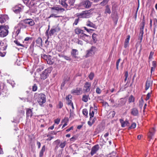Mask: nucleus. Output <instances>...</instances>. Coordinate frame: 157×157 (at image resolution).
<instances>
[{"label":"nucleus","instance_id":"f257e3e1","mask_svg":"<svg viewBox=\"0 0 157 157\" xmlns=\"http://www.w3.org/2000/svg\"><path fill=\"white\" fill-rule=\"evenodd\" d=\"M9 27L8 25L0 26V37H4L6 36L9 33Z\"/></svg>","mask_w":157,"mask_h":157},{"label":"nucleus","instance_id":"f03ea898","mask_svg":"<svg viewBox=\"0 0 157 157\" xmlns=\"http://www.w3.org/2000/svg\"><path fill=\"white\" fill-rule=\"evenodd\" d=\"M75 0H59L60 4L63 7L67 8L68 6H73Z\"/></svg>","mask_w":157,"mask_h":157},{"label":"nucleus","instance_id":"7ed1b4c3","mask_svg":"<svg viewBox=\"0 0 157 157\" xmlns=\"http://www.w3.org/2000/svg\"><path fill=\"white\" fill-rule=\"evenodd\" d=\"M37 101L40 105L41 106H44L43 104L46 101V96L43 94H39Z\"/></svg>","mask_w":157,"mask_h":157},{"label":"nucleus","instance_id":"20e7f679","mask_svg":"<svg viewBox=\"0 0 157 157\" xmlns=\"http://www.w3.org/2000/svg\"><path fill=\"white\" fill-rule=\"evenodd\" d=\"M91 14L88 11H85L81 13H77V16L79 18H88L90 17Z\"/></svg>","mask_w":157,"mask_h":157},{"label":"nucleus","instance_id":"39448f33","mask_svg":"<svg viewBox=\"0 0 157 157\" xmlns=\"http://www.w3.org/2000/svg\"><path fill=\"white\" fill-rule=\"evenodd\" d=\"M96 51V48L94 46H92L90 49L86 51V54L85 57L87 58L93 55Z\"/></svg>","mask_w":157,"mask_h":157},{"label":"nucleus","instance_id":"423d86ee","mask_svg":"<svg viewBox=\"0 0 157 157\" xmlns=\"http://www.w3.org/2000/svg\"><path fill=\"white\" fill-rule=\"evenodd\" d=\"M51 72V71L50 69H45L41 75L40 78L44 80L48 77Z\"/></svg>","mask_w":157,"mask_h":157},{"label":"nucleus","instance_id":"0eeeda50","mask_svg":"<svg viewBox=\"0 0 157 157\" xmlns=\"http://www.w3.org/2000/svg\"><path fill=\"white\" fill-rule=\"evenodd\" d=\"M4 43L2 41H0V56L3 57L5 56L6 52H3L6 48V46H3Z\"/></svg>","mask_w":157,"mask_h":157},{"label":"nucleus","instance_id":"6e6552de","mask_svg":"<svg viewBox=\"0 0 157 157\" xmlns=\"http://www.w3.org/2000/svg\"><path fill=\"white\" fill-rule=\"evenodd\" d=\"M92 3L89 0H86L81 3L82 7L86 8H89L91 6Z\"/></svg>","mask_w":157,"mask_h":157},{"label":"nucleus","instance_id":"1a4fd4ad","mask_svg":"<svg viewBox=\"0 0 157 157\" xmlns=\"http://www.w3.org/2000/svg\"><path fill=\"white\" fill-rule=\"evenodd\" d=\"M60 29V28L58 26L52 28L49 33L48 36H53L55 33L59 32Z\"/></svg>","mask_w":157,"mask_h":157},{"label":"nucleus","instance_id":"9d476101","mask_svg":"<svg viewBox=\"0 0 157 157\" xmlns=\"http://www.w3.org/2000/svg\"><path fill=\"white\" fill-rule=\"evenodd\" d=\"M51 9L52 13H59V12H63L64 10V9L59 6L52 7Z\"/></svg>","mask_w":157,"mask_h":157},{"label":"nucleus","instance_id":"9b49d317","mask_svg":"<svg viewBox=\"0 0 157 157\" xmlns=\"http://www.w3.org/2000/svg\"><path fill=\"white\" fill-rule=\"evenodd\" d=\"M91 84L88 82H86L84 84L83 90L84 92L87 93L90 92V89Z\"/></svg>","mask_w":157,"mask_h":157},{"label":"nucleus","instance_id":"f8f14e48","mask_svg":"<svg viewBox=\"0 0 157 157\" xmlns=\"http://www.w3.org/2000/svg\"><path fill=\"white\" fill-rule=\"evenodd\" d=\"M24 20L26 25L28 26H32L35 24L34 21L31 19H26Z\"/></svg>","mask_w":157,"mask_h":157},{"label":"nucleus","instance_id":"ddd939ff","mask_svg":"<svg viewBox=\"0 0 157 157\" xmlns=\"http://www.w3.org/2000/svg\"><path fill=\"white\" fill-rule=\"evenodd\" d=\"M152 85V81L150 79H148L146 81L145 90H147L150 87H151Z\"/></svg>","mask_w":157,"mask_h":157},{"label":"nucleus","instance_id":"4468645a","mask_svg":"<svg viewBox=\"0 0 157 157\" xmlns=\"http://www.w3.org/2000/svg\"><path fill=\"white\" fill-rule=\"evenodd\" d=\"M99 146L97 144L91 148L90 154L91 155H93L95 154L99 149Z\"/></svg>","mask_w":157,"mask_h":157},{"label":"nucleus","instance_id":"2eb2a0df","mask_svg":"<svg viewBox=\"0 0 157 157\" xmlns=\"http://www.w3.org/2000/svg\"><path fill=\"white\" fill-rule=\"evenodd\" d=\"M145 24V20L143 19L142 22L140 24V34L143 35L144 34V27Z\"/></svg>","mask_w":157,"mask_h":157},{"label":"nucleus","instance_id":"dca6fc26","mask_svg":"<svg viewBox=\"0 0 157 157\" xmlns=\"http://www.w3.org/2000/svg\"><path fill=\"white\" fill-rule=\"evenodd\" d=\"M119 121L121 124V126L123 128L129 125V123L127 121H124L123 119H119Z\"/></svg>","mask_w":157,"mask_h":157},{"label":"nucleus","instance_id":"f3484780","mask_svg":"<svg viewBox=\"0 0 157 157\" xmlns=\"http://www.w3.org/2000/svg\"><path fill=\"white\" fill-rule=\"evenodd\" d=\"M25 22V20L21 21L18 24V26L20 27V28H26L28 27V26L26 25Z\"/></svg>","mask_w":157,"mask_h":157},{"label":"nucleus","instance_id":"a211bd4d","mask_svg":"<svg viewBox=\"0 0 157 157\" xmlns=\"http://www.w3.org/2000/svg\"><path fill=\"white\" fill-rule=\"evenodd\" d=\"M126 101L124 98H121L118 101V104L117 107L122 106L124 105L126 103Z\"/></svg>","mask_w":157,"mask_h":157},{"label":"nucleus","instance_id":"6ab92c4d","mask_svg":"<svg viewBox=\"0 0 157 157\" xmlns=\"http://www.w3.org/2000/svg\"><path fill=\"white\" fill-rule=\"evenodd\" d=\"M81 88H76L75 89L72 90L71 93L75 95H79L81 94Z\"/></svg>","mask_w":157,"mask_h":157},{"label":"nucleus","instance_id":"aec40b11","mask_svg":"<svg viewBox=\"0 0 157 157\" xmlns=\"http://www.w3.org/2000/svg\"><path fill=\"white\" fill-rule=\"evenodd\" d=\"M86 25L89 27H92L94 29H96L97 27L96 25L90 21H88L86 22Z\"/></svg>","mask_w":157,"mask_h":157},{"label":"nucleus","instance_id":"412c9836","mask_svg":"<svg viewBox=\"0 0 157 157\" xmlns=\"http://www.w3.org/2000/svg\"><path fill=\"white\" fill-rule=\"evenodd\" d=\"M131 113L134 116H137L139 114V111L137 109L133 108L131 109Z\"/></svg>","mask_w":157,"mask_h":157},{"label":"nucleus","instance_id":"4be33fe9","mask_svg":"<svg viewBox=\"0 0 157 157\" xmlns=\"http://www.w3.org/2000/svg\"><path fill=\"white\" fill-rule=\"evenodd\" d=\"M130 36L128 35L127 36L126 39L125 40L124 43V47L126 48L128 46L129 42L130 39Z\"/></svg>","mask_w":157,"mask_h":157},{"label":"nucleus","instance_id":"5701e85b","mask_svg":"<svg viewBox=\"0 0 157 157\" xmlns=\"http://www.w3.org/2000/svg\"><path fill=\"white\" fill-rule=\"evenodd\" d=\"M36 43L39 46L42 47L43 41L41 38L38 37L36 40Z\"/></svg>","mask_w":157,"mask_h":157},{"label":"nucleus","instance_id":"b1692460","mask_svg":"<svg viewBox=\"0 0 157 157\" xmlns=\"http://www.w3.org/2000/svg\"><path fill=\"white\" fill-rule=\"evenodd\" d=\"M78 53V51L77 49H72L71 52V55L74 57H76V55Z\"/></svg>","mask_w":157,"mask_h":157},{"label":"nucleus","instance_id":"393cba45","mask_svg":"<svg viewBox=\"0 0 157 157\" xmlns=\"http://www.w3.org/2000/svg\"><path fill=\"white\" fill-rule=\"evenodd\" d=\"M46 149V146L45 145H44L41 150V151L40 152L39 154V157H42L44 155V153Z\"/></svg>","mask_w":157,"mask_h":157},{"label":"nucleus","instance_id":"a878e982","mask_svg":"<svg viewBox=\"0 0 157 157\" xmlns=\"http://www.w3.org/2000/svg\"><path fill=\"white\" fill-rule=\"evenodd\" d=\"M21 8L18 6H16L13 9V11L16 13H18L21 11Z\"/></svg>","mask_w":157,"mask_h":157},{"label":"nucleus","instance_id":"bb28decb","mask_svg":"<svg viewBox=\"0 0 157 157\" xmlns=\"http://www.w3.org/2000/svg\"><path fill=\"white\" fill-rule=\"evenodd\" d=\"M32 111L31 109H28L26 110V115L27 117H31L32 116Z\"/></svg>","mask_w":157,"mask_h":157},{"label":"nucleus","instance_id":"cd10ccee","mask_svg":"<svg viewBox=\"0 0 157 157\" xmlns=\"http://www.w3.org/2000/svg\"><path fill=\"white\" fill-rule=\"evenodd\" d=\"M90 118L93 117L94 116V108L93 107H91L90 109Z\"/></svg>","mask_w":157,"mask_h":157},{"label":"nucleus","instance_id":"c85d7f7f","mask_svg":"<svg viewBox=\"0 0 157 157\" xmlns=\"http://www.w3.org/2000/svg\"><path fill=\"white\" fill-rule=\"evenodd\" d=\"M89 98V95H84L83 96L82 100L84 102H87L88 100V98Z\"/></svg>","mask_w":157,"mask_h":157},{"label":"nucleus","instance_id":"c756f323","mask_svg":"<svg viewBox=\"0 0 157 157\" xmlns=\"http://www.w3.org/2000/svg\"><path fill=\"white\" fill-rule=\"evenodd\" d=\"M111 10L110 9L108 5H107L106 6V9L105 12V13H109L110 14L111 13Z\"/></svg>","mask_w":157,"mask_h":157},{"label":"nucleus","instance_id":"7c9ffc66","mask_svg":"<svg viewBox=\"0 0 157 157\" xmlns=\"http://www.w3.org/2000/svg\"><path fill=\"white\" fill-rule=\"evenodd\" d=\"M66 141H64L63 142L60 143L59 147L61 148H63L66 146Z\"/></svg>","mask_w":157,"mask_h":157},{"label":"nucleus","instance_id":"2f4dec72","mask_svg":"<svg viewBox=\"0 0 157 157\" xmlns=\"http://www.w3.org/2000/svg\"><path fill=\"white\" fill-rule=\"evenodd\" d=\"M154 29H156L157 26V19L156 18L153 20Z\"/></svg>","mask_w":157,"mask_h":157},{"label":"nucleus","instance_id":"473e14b6","mask_svg":"<svg viewBox=\"0 0 157 157\" xmlns=\"http://www.w3.org/2000/svg\"><path fill=\"white\" fill-rule=\"evenodd\" d=\"M75 32L76 34H78L82 33V30L79 28H77L75 30Z\"/></svg>","mask_w":157,"mask_h":157},{"label":"nucleus","instance_id":"72a5a7b5","mask_svg":"<svg viewBox=\"0 0 157 157\" xmlns=\"http://www.w3.org/2000/svg\"><path fill=\"white\" fill-rule=\"evenodd\" d=\"M134 101V97L132 95H131L129 98V99H128L129 102L130 103V102H133Z\"/></svg>","mask_w":157,"mask_h":157},{"label":"nucleus","instance_id":"f704fd0d","mask_svg":"<svg viewBox=\"0 0 157 157\" xmlns=\"http://www.w3.org/2000/svg\"><path fill=\"white\" fill-rule=\"evenodd\" d=\"M108 2V0H103V1L100 3V5L102 6H104L107 4Z\"/></svg>","mask_w":157,"mask_h":157},{"label":"nucleus","instance_id":"c9c22d12","mask_svg":"<svg viewBox=\"0 0 157 157\" xmlns=\"http://www.w3.org/2000/svg\"><path fill=\"white\" fill-rule=\"evenodd\" d=\"M14 42L17 45V46H20L22 47H24V46L23 45L21 44L17 40H15L14 41Z\"/></svg>","mask_w":157,"mask_h":157},{"label":"nucleus","instance_id":"e433bc0d","mask_svg":"<svg viewBox=\"0 0 157 157\" xmlns=\"http://www.w3.org/2000/svg\"><path fill=\"white\" fill-rule=\"evenodd\" d=\"M136 123H133L132 124L131 126L128 128V129H131L132 128H134L136 127Z\"/></svg>","mask_w":157,"mask_h":157},{"label":"nucleus","instance_id":"4c0bfd02","mask_svg":"<svg viewBox=\"0 0 157 157\" xmlns=\"http://www.w3.org/2000/svg\"><path fill=\"white\" fill-rule=\"evenodd\" d=\"M151 93H152V91H151L150 92L148 93L147 94V95L146 97L145 98V99L146 100H147L149 99L150 97L151 96Z\"/></svg>","mask_w":157,"mask_h":157},{"label":"nucleus","instance_id":"58836bf2","mask_svg":"<svg viewBox=\"0 0 157 157\" xmlns=\"http://www.w3.org/2000/svg\"><path fill=\"white\" fill-rule=\"evenodd\" d=\"M81 36L82 37V39H83V38H85L86 37H87V39H89L90 38V36L88 35H87L84 33H82L81 35Z\"/></svg>","mask_w":157,"mask_h":157},{"label":"nucleus","instance_id":"ea45409f","mask_svg":"<svg viewBox=\"0 0 157 157\" xmlns=\"http://www.w3.org/2000/svg\"><path fill=\"white\" fill-rule=\"evenodd\" d=\"M94 76V74L93 73H91L89 76V77L90 79L92 80L93 79Z\"/></svg>","mask_w":157,"mask_h":157},{"label":"nucleus","instance_id":"a19ab883","mask_svg":"<svg viewBox=\"0 0 157 157\" xmlns=\"http://www.w3.org/2000/svg\"><path fill=\"white\" fill-rule=\"evenodd\" d=\"M82 113L85 116H87L88 114V111L86 109H84L82 110Z\"/></svg>","mask_w":157,"mask_h":157},{"label":"nucleus","instance_id":"79ce46f5","mask_svg":"<svg viewBox=\"0 0 157 157\" xmlns=\"http://www.w3.org/2000/svg\"><path fill=\"white\" fill-rule=\"evenodd\" d=\"M96 92L97 94H100L101 93V90L99 87H98L96 88Z\"/></svg>","mask_w":157,"mask_h":157},{"label":"nucleus","instance_id":"37998d69","mask_svg":"<svg viewBox=\"0 0 157 157\" xmlns=\"http://www.w3.org/2000/svg\"><path fill=\"white\" fill-rule=\"evenodd\" d=\"M60 16H56V14H53V13H52V14L48 18H50L51 17H59Z\"/></svg>","mask_w":157,"mask_h":157},{"label":"nucleus","instance_id":"c03bdc74","mask_svg":"<svg viewBox=\"0 0 157 157\" xmlns=\"http://www.w3.org/2000/svg\"><path fill=\"white\" fill-rule=\"evenodd\" d=\"M37 89V87L36 84H34L33 86L32 89L34 91H36Z\"/></svg>","mask_w":157,"mask_h":157},{"label":"nucleus","instance_id":"a18cd8bd","mask_svg":"<svg viewBox=\"0 0 157 157\" xmlns=\"http://www.w3.org/2000/svg\"><path fill=\"white\" fill-rule=\"evenodd\" d=\"M120 60H121V59H119L116 62V68H117V70H118V65H119V64L120 62Z\"/></svg>","mask_w":157,"mask_h":157},{"label":"nucleus","instance_id":"49530a36","mask_svg":"<svg viewBox=\"0 0 157 157\" xmlns=\"http://www.w3.org/2000/svg\"><path fill=\"white\" fill-rule=\"evenodd\" d=\"M42 58L44 59L47 61V60L49 59L48 56L46 55H44L42 56Z\"/></svg>","mask_w":157,"mask_h":157},{"label":"nucleus","instance_id":"de8ad7c7","mask_svg":"<svg viewBox=\"0 0 157 157\" xmlns=\"http://www.w3.org/2000/svg\"><path fill=\"white\" fill-rule=\"evenodd\" d=\"M154 55V52H150V55L149 57V60H151V59L152 58L153 56Z\"/></svg>","mask_w":157,"mask_h":157},{"label":"nucleus","instance_id":"09e8293b","mask_svg":"<svg viewBox=\"0 0 157 157\" xmlns=\"http://www.w3.org/2000/svg\"><path fill=\"white\" fill-rule=\"evenodd\" d=\"M54 143H55L56 145H59V144H60V141L59 140H57L55 141L54 142Z\"/></svg>","mask_w":157,"mask_h":157},{"label":"nucleus","instance_id":"8fccbe9b","mask_svg":"<svg viewBox=\"0 0 157 157\" xmlns=\"http://www.w3.org/2000/svg\"><path fill=\"white\" fill-rule=\"evenodd\" d=\"M74 114V112L73 110H71V109L70 110V117H73Z\"/></svg>","mask_w":157,"mask_h":157},{"label":"nucleus","instance_id":"3c124183","mask_svg":"<svg viewBox=\"0 0 157 157\" xmlns=\"http://www.w3.org/2000/svg\"><path fill=\"white\" fill-rule=\"evenodd\" d=\"M152 129L153 131L150 132L151 136H150V138H151V136H152L154 135V132L155 131V128H153Z\"/></svg>","mask_w":157,"mask_h":157},{"label":"nucleus","instance_id":"603ef678","mask_svg":"<svg viewBox=\"0 0 157 157\" xmlns=\"http://www.w3.org/2000/svg\"><path fill=\"white\" fill-rule=\"evenodd\" d=\"M152 67H153L155 68L156 67V61H154L152 62Z\"/></svg>","mask_w":157,"mask_h":157},{"label":"nucleus","instance_id":"864d4df0","mask_svg":"<svg viewBox=\"0 0 157 157\" xmlns=\"http://www.w3.org/2000/svg\"><path fill=\"white\" fill-rule=\"evenodd\" d=\"M97 35L95 33H93L92 35V37L94 40H96V37Z\"/></svg>","mask_w":157,"mask_h":157},{"label":"nucleus","instance_id":"5fc2aeb1","mask_svg":"<svg viewBox=\"0 0 157 157\" xmlns=\"http://www.w3.org/2000/svg\"><path fill=\"white\" fill-rule=\"evenodd\" d=\"M143 35H140V34L139 35V39L140 40V42H141L142 41L143 37Z\"/></svg>","mask_w":157,"mask_h":157},{"label":"nucleus","instance_id":"6e6d98bb","mask_svg":"<svg viewBox=\"0 0 157 157\" xmlns=\"http://www.w3.org/2000/svg\"><path fill=\"white\" fill-rule=\"evenodd\" d=\"M63 57L67 60H71V59L70 57L67 56H64Z\"/></svg>","mask_w":157,"mask_h":157},{"label":"nucleus","instance_id":"4d7b16f0","mask_svg":"<svg viewBox=\"0 0 157 157\" xmlns=\"http://www.w3.org/2000/svg\"><path fill=\"white\" fill-rule=\"evenodd\" d=\"M92 123V122H91V119L90 118V121L88 122V124L89 126H91L93 124V123Z\"/></svg>","mask_w":157,"mask_h":157},{"label":"nucleus","instance_id":"13d9d810","mask_svg":"<svg viewBox=\"0 0 157 157\" xmlns=\"http://www.w3.org/2000/svg\"><path fill=\"white\" fill-rule=\"evenodd\" d=\"M72 97L71 95H68L66 97V100H69L71 99L72 98Z\"/></svg>","mask_w":157,"mask_h":157},{"label":"nucleus","instance_id":"bf43d9fd","mask_svg":"<svg viewBox=\"0 0 157 157\" xmlns=\"http://www.w3.org/2000/svg\"><path fill=\"white\" fill-rule=\"evenodd\" d=\"M49 133L51 135H52L56 134L57 132H55L54 131H52L49 132Z\"/></svg>","mask_w":157,"mask_h":157},{"label":"nucleus","instance_id":"052dcab7","mask_svg":"<svg viewBox=\"0 0 157 157\" xmlns=\"http://www.w3.org/2000/svg\"><path fill=\"white\" fill-rule=\"evenodd\" d=\"M63 106V103L62 102L60 101L59 103V104L58 105V107H59V108H62Z\"/></svg>","mask_w":157,"mask_h":157},{"label":"nucleus","instance_id":"680f3d73","mask_svg":"<svg viewBox=\"0 0 157 157\" xmlns=\"http://www.w3.org/2000/svg\"><path fill=\"white\" fill-rule=\"evenodd\" d=\"M79 18L78 19H76L75 20V22L73 23V25H77L78 22L79 20Z\"/></svg>","mask_w":157,"mask_h":157},{"label":"nucleus","instance_id":"e2e57ef3","mask_svg":"<svg viewBox=\"0 0 157 157\" xmlns=\"http://www.w3.org/2000/svg\"><path fill=\"white\" fill-rule=\"evenodd\" d=\"M60 119H57L55 120V122L57 124H58L60 122Z\"/></svg>","mask_w":157,"mask_h":157},{"label":"nucleus","instance_id":"0e129e2a","mask_svg":"<svg viewBox=\"0 0 157 157\" xmlns=\"http://www.w3.org/2000/svg\"><path fill=\"white\" fill-rule=\"evenodd\" d=\"M49 31L48 30H47L45 32V34L46 36H47V37L48 38V39H49L50 36H48L49 35V33H48Z\"/></svg>","mask_w":157,"mask_h":157},{"label":"nucleus","instance_id":"69168bd1","mask_svg":"<svg viewBox=\"0 0 157 157\" xmlns=\"http://www.w3.org/2000/svg\"><path fill=\"white\" fill-rule=\"evenodd\" d=\"M67 104L69 105H70L71 104H72L73 103L71 102V99H69V100H67Z\"/></svg>","mask_w":157,"mask_h":157},{"label":"nucleus","instance_id":"338daca9","mask_svg":"<svg viewBox=\"0 0 157 157\" xmlns=\"http://www.w3.org/2000/svg\"><path fill=\"white\" fill-rule=\"evenodd\" d=\"M47 62L48 63V64H52L53 63L52 61L50 60L49 59L47 60Z\"/></svg>","mask_w":157,"mask_h":157},{"label":"nucleus","instance_id":"774afa93","mask_svg":"<svg viewBox=\"0 0 157 157\" xmlns=\"http://www.w3.org/2000/svg\"><path fill=\"white\" fill-rule=\"evenodd\" d=\"M73 127H70V128H68V129H67L66 131L67 132H69V131H70L71 130H73Z\"/></svg>","mask_w":157,"mask_h":157}]
</instances>
